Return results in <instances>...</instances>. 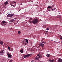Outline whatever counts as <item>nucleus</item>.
Returning a JSON list of instances; mask_svg holds the SVG:
<instances>
[{
  "instance_id": "nucleus-30",
  "label": "nucleus",
  "mask_w": 62,
  "mask_h": 62,
  "mask_svg": "<svg viewBox=\"0 0 62 62\" xmlns=\"http://www.w3.org/2000/svg\"><path fill=\"white\" fill-rule=\"evenodd\" d=\"M10 46H11V47H12V46L11 45H10Z\"/></svg>"
},
{
  "instance_id": "nucleus-27",
  "label": "nucleus",
  "mask_w": 62,
  "mask_h": 62,
  "mask_svg": "<svg viewBox=\"0 0 62 62\" xmlns=\"http://www.w3.org/2000/svg\"><path fill=\"white\" fill-rule=\"evenodd\" d=\"M45 32H46V33H47V32H48V31H46Z\"/></svg>"
},
{
  "instance_id": "nucleus-3",
  "label": "nucleus",
  "mask_w": 62,
  "mask_h": 62,
  "mask_svg": "<svg viewBox=\"0 0 62 62\" xmlns=\"http://www.w3.org/2000/svg\"><path fill=\"white\" fill-rule=\"evenodd\" d=\"M10 4L11 6H12L13 7H15V6H16V3L15 2H10Z\"/></svg>"
},
{
  "instance_id": "nucleus-20",
  "label": "nucleus",
  "mask_w": 62,
  "mask_h": 62,
  "mask_svg": "<svg viewBox=\"0 0 62 62\" xmlns=\"http://www.w3.org/2000/svg\"><path fill=\"white\" fill-rule=\"evenodd\" d=\"M2 23H6V22L5 21H2Z\"/></svg>"
},
{
  "instance_id": "nucleus-25",
  "label": "nucleus",
  "mask_w": 62,
  "mask_h": 62,
  "mask_svg": "<svg viewBox=\"0 0 62 62\" xmlns=\"http://www.w3.org/2000/svg\"><path fill=\"white\" fill-rule=\"evenodd\" d=\"M46 30H47V31H48V30H49V29L48 28H47L46 29Z\"/></svg>"
},
{
  "instance_id": "nucleus-33",
  "label": "nucleus",
  "mask_w": 62,
  "mask_h": 62,
  "mask_svg": "<svg viewBox=\"0 0 62 62\" xmlns=\"http://www.w3.org/2000/svg\"><path fill=\"white\" fill-rule=\"evenodd\" d=\"M16 19H16V18L15 19V20H16Z\"/></svg>"
},
{
  "instance_id": "nucleus-34",
  "label": "nucleus",
  "mask_w": 62,
  "mask_h": 62,
  "mask_svg": "<svg viewBox=\"0 0 62 62\" xmlns=\"http://www.w3.org/2000/svg\"><path fill=\"white\" fill-rule=\"evenodd\" d=\"M42 43H43V42Z\"/></svg>"
},
{
  "instance_id": "nucleus-8",
  "label": "nucleus",
  "mask_w": 62,
  "mask_h": 62,
  "mask_svg": "<svg viewBox=\"0 0 62 62\" xmlns=\"http://www.w3.org/2000/svg\"><path fill=\"white\" fill-rule=\"evenodd\" d=\"M58 62H62V59L61 58H59L57 61Z\"/></svg>"
},
{
  "instance_id": "nucleus-31",
  "label": "nucleus",
  "mask_w": 62,
  "mask_h": 62,
  "mask_svg": "<svg viewBox=\"0 0 62 62\" xmlns=\"http://www.w3.org/2000/svg\"><path fill=\"white\" fill-rule=\"evenodd\" d=\"M6 45H8V44H6Z\"/></svg>"
},
{
  "instance_id": "nucleus-2",
  "label": "nucleus",
  "mask_w": 62,
  "mask_h": 62,
  "mask_svg": "<svg viewBox=\"0 0 62 62\" xmlns=\"http://www.w3.org/2000/svg\"><path fill=\"white\" fill-rule=\"evenodd\" d=\"M37 56H36V57L35 58V59L36 60H39V58H42V56L41 55H40L39 54H37Z\"/></svg>"
},
{
  "instance_id": "nucleus-21",
  "label": "nucleus",
  "mask_w": 62,
  "mask_h": 62,
  "mask_svg": "<svg viewBox=\"0 0 62 62\" xmlns=\"http://www.w3.org/2000/svg\"><path fill=\"white\" fill-rule=\"evenodd\" d=\"M25 40L26 41V42H27V43H28V40L27 39H26Z\"/></svg>"
},
{
  "instance_id": "nucleus-4",
  "label": "nucleus",
  "mask_w": 62,
  "mask_h": 62,
  "mask_svg": "<svg viewBox=\"0 0 62 62\" xmlns=\"http://www.w3.org/2000/svg\"><path fill=\"white\" fill-rule=\"evenodd\" d=\"M32 54H28L25 55L24 56V58H26V57H28L29 56H30Z\"/></svg>"
},
{
  "instance_id": "nucleus-28",
  "label": "nucleus",
  "mask_w": 62,
  "mask_h": 62,
  "mask_svg": "<svg viewBox=\"0 0 62 62\" xmlns=\"http://www.w3.org/2000/svg\"><path fill=\"white\" fill-rule=\"evenodd\" d=\"M60 39H62V37H61L60 38Z\"/></svg>"
},
{
  "instance_id": "nucleus-18",
  "label": "nucleus",
  "mask_w": 62,
  "mask_h": 62,
  "mask_svg": "<svg viewBox=\"0 0 62 62\" xmlns=\"http://www.w3.org/2000/svg\"><path fill=\"white\" fill-rule=\"evenodd\" d=\"M0 44L1 45H3V42L2 41H1L0 42Z\"/></svg>"
},
{
  "instance_id": "nucleus-24",
  "label": "nucleus",
  "mask_w": 62,
  "mask_h": 62,
  "mask_svg": "<svg viewBox=\"0 0 62 62\" xmlns=\"http://www.w3.org/2000/svg\"><path fill=\"white\" fill-rule=\"evenodd\" d=\"M8 49L9 50V51H10V48L9 47H8Z\"/></svg>"
},
{
  "instance_id": "nucleus-13",
  "label": "nucleus",
  "mask_w": 62,
  "mask_h": 62,
  "mask_svg": "<svg viewBox=\"0 0 62 62\" xmlns=\"http://www.w3.org/2000/svg\"><path fill=\"white\" fill-rule=\"evenodd\" d=\"M8 2L6 1L4 3V5H7V4H8Z\"/></svg>"
},
{
  "instance_id": "nucleus-15",
  "label": "nucleus",
  "mask_w": 62,
  "mask_h": 62,
  "mask_svg": "<svg viewBox=\"0 0 62 62\" xmlns=\"http://www.w3.org/2000/svg\"><path fill=\"white\" fill-rule=\"evenodd\" d=\"M20 52L21 53H23V49H22L21 50H20Z\"/></svg>"
},
{
  "instance_id": "nucleus-11",
  "label": "nucleus",
  "mask_w": 62,
  "mask_h": 62,
  "mask_svg": "<svg viewBox=\"0 0 62 62\" xmlns=\"http://www.w3.org/2000/svg\"><path fill=\"white\" fill-rule=\"evenodd\" d=\"M54 59H53L52 60H49L50 62H54Z\"/></svg>"
},
{
  "instance_id": "nucleus-12",
  "label": "nucleus",
  "mask_w": 62,
  "mask_h": 62,
  "mask_svg": "<svg viewBox=\"0 0 62 62\" xmlns=\"http://www.w3.org/2000/svg\"><path fill=\"white\" fill-rule=\"evenodd\" d=\"M50 55H51L50 54H47L46 55V56H47V57H50Z\"/></svg>"
},
{
  "instance_id": "nucleus-16",
  "label": "nucleus",
  "mask_w": 62,
  "mask_h": 62,
  "mask_svg": "<svg viewBox=\"0 0 62 62\" xmlns=\"http://www.w3.org/2000/svg\"><path fill=\"white\" fill-rule=\"evenodd\" d=\"M57 27V26L56 25L55 26H54V31L56 30H55V29L56 27Z\"/></svg>"
},
{
  "instance_id": "nucleus-6",
  "label": "nucleus",
  "mask_w": 62,
  "mask_h": 62,
  "mask_svg": "<svg viewBox=\"0 0 62 62\" xmlns=\"http://www.w3.org/2000/svg\"><path fill=\"white\" fill-rule=\"evenodd\" d=\"M4 50H1V51H0V55H3V54H4Z\"/></svg>"
},
{
  "instance_id": "nucleus-22",
  "label": "nucleus",
  "mask_w": 62,
  "mask_h": 62,
  "mask_svg": "<svg viewBox=\"0 0 62 62\" xmlns=\"http://www.w3.org/2000/svg\"><path fill=\"white\" fill-rule=\"evenodd\" d=\"M18 34H21V32H20V31H19L18 32Z\"/></svg>"
},
{
  "instance_id": "nucleus-26",
  "label": "nucleus",
  "mask_w": 62,
  "mask_h": 62,
  "mask_svg": "<svg viewBox=\"0 0 62 62\" xmlns=\"http://www.w3.org/2000/svg\"><path fill=\"white\" fill-rule=\"evenodd\" d=\"M32 19H33V18H31L30 19V20H32Z\"/></svg>"
},
{
  "instance_id": "nucleus-23",
  "label": "nucleus",
  "mask_w": 62,
  "mask_h": 62,
  "mask_svg": "<svg viewBox=\"0 0 62 62\" xmlns=\"http://www.w3.org/2000/svg\"><path fill=\"white\" fill-rule=\"evenodd\" d=\"M12 61H13V60H11L9 61V62H12Z\"/></svg>"
},
{
  "instance_id": "nucleus-5",
  "label": "nucleus",
  "mask_w": 62,
  "mask_h": 62,
  "mask_svg": "<svg viewBox=\"0 0 62 62\" xmlns=\"http://www.w3.org/2000/svg\"><path fill=\"white\" fill-rule=\"evenodd\" d=\"M13 16V14H9L7 15V18H9V17H12Z\"/></svg>"
},
{
  "instance_id": "nucleus-29",
  "label": "nucleus",
  "mask_w": 62,
  "mask_h": 62,
  "mask_svg": "<svg viewBox=\"0 0 62 62\" xmlns=\"http://www.w3.org/2000/svg\"><path fill=\"white\" fill-rule=\"evenodd\" d=\"M31 62H34V60H33H33Z\"/></svg>"
},
{
  "instance_id": "nucleus-1",
  "label": "nucleus",
  "mask_w": 62,
  "mask_h": 62,
  "mask_svg": "<svg viewBox=\"0 0 62 62\" xmlns=\"http://www.w3.org/2000/svg\"><path fill=\"white\" fill-rule=\"evenodd\" d=\"M30 22L31 23H32L33 24H36L38 22V19H35L33 20L30 21Z\"/></svg>"
},
{
  "instance_id": "nucleus-32",
  "label": "nucleus",
  "mask_w": 62,
  "mask_h": 62,
  "mask_svg": "<svg viewBox=\"0 0 62 62\" xmlns=\"http://www.w3.org/2000/svg\"><path fill=\"white\" fill-rule=\"evenodd\" d=\"M52 10H54H54H53V9H52Z\"/></svg>"
},
{
  "instance_id": "nucleus-17",
  "label": "nucleus",
  "mask_w": 62,
  "mask_h": 62,
  "mask_svg": "<svg viewBox=\"0 0 62 62\" xmlns=\"http://www.w3.org/2000/svg\"><path fill=\"white\" fill-rule=\"evenodd\" d=\"M23 44H24L25 45L26 44V41H23Z\"/></svg>"
},
{
  "instance_id": "nucleus-9",
  "label": "nucleus",
  "mask_w": 62,
  "mask_h": 62,
  "mask_svg": "<svg viewBox=\"0 0 62 62\" xmlns=\"http://www.w3.org/2000/svg\"><path fill=\"white\" fill-rule=\"evenodd\" d=\"M48 8L47 9H48L49 10V11H50L51 10V6H48Z\"/></svg>"
},
{
  "instance_id": "nucleus-7",
  "label": "nucleus",
  "mask_w": 62,
  "mask_h": 62,
  "mask_svg": "<svg viewBox=\"0 0 62 62\" xmlns=\"http://www.w3.org/2000/svg\"><path fill=\"white\" fill-rule=\"evenodd\" d=\"M7 55L8 56V57L9 58V57H11V55H10V54H9V52H8L7 53Z\"/></svg>"
},
{
  "instance_id": "nucleus-19",
  "label": "nucleus",
  "mask_w": 62,
  "mask_h": 62,
  "mask_svg": "<svg viewBox=\"0 0 62 62\" xmlns=\"http://www.w3.org/2000/svg\"><path fill=\"white\" fill-rule=\"evenodd\" d=\"M6 24L5 23H3L2 24V26H5V25H6Z\"/></svg>"
},
{
  "instance_id": "nucleus-10",
  "label": "nucleus",
  "mask_w": 62,
  "mask_h": 62,
  "mask_svg": "<svg viewBox=\"0 0 62 62\" xmlns=\"http://www.w3.org/2000/svg\"><path fill=\"white\" fill-rule=\"evenodd\" d=\"M40 45L42 47V48H43V46H44V44H42V43H40Z\"/></svg>"
},
{
  "instance_id": "nucleus-14",
  "label": "nucleus",
  "mask_w": 62,
  "mask_h": 62,
  "mask_svg": "<svg viewBox=\"0 0 62 62\" xmlns=\"http://www.w3.org/2000/svg\"><path fill=\"white\" fill-rule=\"evenodd\" d=\"M10 22H14V21H15V20L14 19H12L11 20H10Z\"/></svg>"
}]
</instances>
